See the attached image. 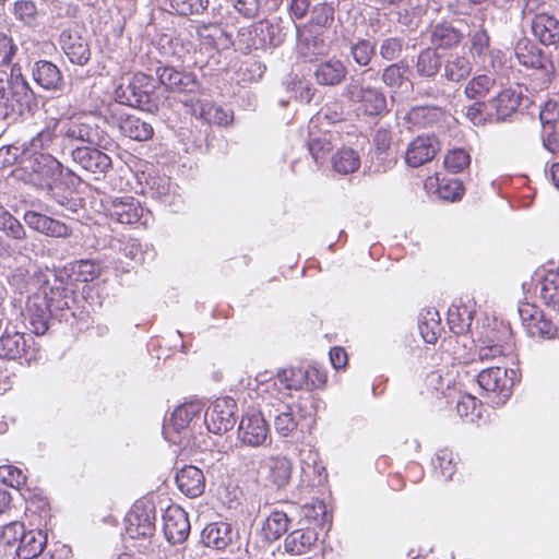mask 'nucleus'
<instances>
[{
	"label": "nucleus",
	"mask_w": 559,
	"mask_h": 559,
	"mask_svg": "<svg viewBox=\"0 0 559 559\" xmlns=\"http://www.w3.org/2000/svg\"><path fill=\"white\" fill-rule=\"evenodd\" d=\"M23 219L29 228L48 237L68 238L72 235V228L66 223L36 211H26Z\"/></svg>",
	"instance_id": "6ab92c4d"
},
{
	"label": "nucleus",
	"mask_w": 559,
	"mask_h": 559,
	"mask_svg": "<svg viewBox=\"0 0 559 559\" xmlns=\"http://www.w3.org/2000/svg\"><path fill=\"white\" fill-rule=\"evenodd\" d=\"M155 87V81L151 75L139 72L133 74L127 83L118 85L114 95L121 105L152 111L156 107L152 100Z\"/></svg>",
	"instance_id": "423d86ee"
},
{
	"label": "nucleus",
	"mask_w": 559,
	"mask_h": 559,
	"mask_svg": "<svg viewBox=\"0 0 559 559\" xmlns=\"http://www.w3.org/2000/svg\"><path fill=\"white\" fill-rule=\"evenodd\" d=\"M170 7L179 15H199L209 8V0H169Z\"/></svg>",
	"instance_id": "4d7b16f0"
},
{
	"label": "nucleus",
	"mask_w": 559,
	"mask_h": 559,
	"mask_svg": "<svg viewBox=\"0 0 559 559\" xmlns=\"http://www.w3.org/2000/svg\"><path fill=\"white\" fill-rule=\"evenodd\" d=\"M118 127L124 136L140 142L150 140L154 134L151 123L133 115L120 116Z\"/></svg>",
	"instance_id": "72a5a7b5"
},
{
	"label": "nucleus",
	"mask_w": 559,
	"mask_h": 559,
	"mask_svg": "<svg viewBox=\"0 0 559 559\" xmlns=\"http://www.w3.org/2000/svg\"><path fill=\"white\" fill-rule=\"evenodd\" d=\"M176 484L183 495L190 498H197L204 491L205 478L200 468L187 465L177 473Z\"/></svg>",
	"instance_id": "393cba45"
},
{
	"label": "nucleus",
	"mask_w": 559,
	"mask_h": 559,
	"mask_svg": "<svg viewBox=\"0 0 559 559\" xmlns=\"http://www.w3.org/2000/svg\"><path fill=\"white\" fill-rule=\"evenodd\" d=\"M404 46V38L386 37L379 44V55L386 61H395L402 56Z\"/></svg>",
	"instance_id": "13d9d810"
},
{
	"label": "nucleus",
	"mask_w": 559,
	"mask_h": 559,
	"mask_svg": "<svg viewBox=\"0 0 559 559\" xmlns=\"http://www.w3.org/2000/svg\"><path fill=\"white\" fill-rule=\"evenodd\" d=\"M381 80L390 88H400L405 83L404 71L399 63H392L383 69Z\"/></svg>",
	"instance_id": "338daca9"
},
{
	"label": "nucleus",
	"mask_w": 559,
	"mask_h": 559,
	"mask_svg": "<svg viewBox=\"0 0 559 559\" xmlns=\"http://www.w3.org/2000/svg\"><path fill=\"white\" fill-rule=\"evenodd\" d=\"M0 230L16 242L24 241L27 237L24 226L3 205L0 204Z\"/></svg>",
	"instance_id": "de8ad7c7"
},
{
	"label": "nucleus",
	"mask_w": 559,
	"mask_h": 559,
	"mask_svg": "<svg viewBox=\"0 0 559 559\" xmlns=\"http://www.w3.org/2000/svg\"><path fill=\"white\" fill-rule=\"evenodd\" d=\"M520 96L512 90L501 91L495 98L489 100L492 119L503 121L510 117L520 106Z\"/></svg>",
	"instance_id": "f704fd0d"
},
{
	"label": "nucleus",
	"mask_w": 559,
	"mask_h": 559,
	"mask_svg": "<svg viewBox=\"0 0 559 559\" xmlns=\"http://www.w3.org/2000/svg\"><path fill=\"white\" fill-rule=\"evenodd\" d=\"M203 408L204 405L199 400H192L177 406L171 413L170 418L164 424L165 438L175 442L174 439L168 437L170 429L176 432L183 430L195 417L201 415Z\"/></svg>",
	"instance_id": "412c9836"
},
{
	"label": "nucleus",
	"mask_w": 559,
	"mask_h": 559,
	"mask_svg": "<svg viewBox=\"0 0 559 559\" xmlns=\"http://www.w3.org/2000/svg\"><path fill=\"white\" fill-rule=\"evenodd\" d=\"M233 527L226 522L210 523L202 531L204 545L214 549H225L233 542Z\"/></svg>",
	"instance_id": "7c9ffc66"
},
{
	"label": "nucleus",
	"mask_w": 559,
	"mask_h": 559,
	"mask_svg": "<svg viewBox=\"0 0 559 559\" xmlns=\"http://www.w3.org/2000/svg\"><path fill=\"white\" fill-rule=\"evenodd\" d=\"M27 316L33 333L45 334L49 329V320L53 319L50 307L37 292L27 299Z\"/></svg>",
	"instance_id": "5701e85b"
},
{
	"label": "nucleus",
	"mask_w": 559,
	"mask_h": 559,
	"mask_svg": "<svg viewBox=\"0 0 559 559\" xmlns=\"http://www.w3.org/2000/svg\"><path fill=\"white\" fill-rule=\"evenodd\" d=\"M347 74V68L338 59H329L317 64V83L322 85H336Z\"/></svg>",
	"instance_id": "c9c22d12"
},
{
	"label": "nucleus",
	"mask_w": 559,
	"mask_h": 559,
	"mask_svg": "<svg viewBox=\"0 0 559 559\" xmlns=\"http://www.w3.org/2000/svg\"><path fill=\"white\" fill-rule=\"evenodd\" d=\"M474 319V308L462 300L453 302L448 310V323L455 334L467 332Z\"/></svg>",
	"instance_id": "473e14b6"
},
{
	"label": "nucleus",
	"mask_w": 559,
	"mask_h": 559,
	"mask_svg": "<svg viewBox=\"0 0 559 559\" xmlns=\"http://www.w3.org/2000/svg\"><path fill=\"white\" fill-rule=\"evenodd\" d=\"M469 38V52L475 60L485 62V58L490 49V36L488 32L480 26L478 29L472 31L468 34Z\"/></svg>",
	"instance_id": "8fccbe9b"
},
{
	"label": "nucleus",
	"mask_w": 559,
	"mask_h": 559,
	"mask_svg": "<svg viewBox=\"0 0 559 559\" xmlns=\"http://www.w3.org/2000/svg\"><path fill=\"white\" fill-rule=\"evenodd\" d=\"M59 119L49 118L44 128L23 144V154L32 159V170L37 176H62L63 166L58 155L63 152Z\"/></svg>",
	"instance_id": "f03ea898"
},
{
	"label": "nucleus",
	"mask_w": 559,
	"mask_h": 559,
	"mask_svg": "<svg viewBox=\"0 0 559 559\" xmlns=\"http://www.w3.org/2000/svg\"><path fill=\"white\" fill-rule=\"evenodd\" d=\"M108 216L120 224L138 223L143 216V207L133 197L116 198L106 206Z\"/></svg>",
	"instance_id": "aec40b11"
},
{
	"label": "nucleus",
	"mask_w": 559,
	"mask_h": 559,
	"mask_svg": "<svg viewBox=\"0 0 559 559\" xmlns=\"http://www.w3.org/2000/svg\"><path fill=\"white\" fill-rule=\"evenodd\" d=\"M190 522L187 512L178 507H168L163 515V532L171 544L183 543L190 534Z\"/></svg>",
	"instance_id": "dca6fc26"
},
{
	"label": "nucleus",
	"mask_w": 559,
	"mask_h": 559,
	"mask_svg": "<svg viewBox=\"0 0 559 559\" xmlns=\"http://www.w3.org/2000/svg\"><path fill=\"white\" fill-rule=\"evenodd\" d=\"M452 378L447 374L443 377L439 370L431 371L426 377L427 388L442 396H450Z\"/></svg>",
	"instance_id": "052dcab7"
},
{
	"label": "nucleus",
	"mask_w": 559,
	"mask_h": 559,
	"mask_svg": "<svg viewBox=\"0 0 559 559\" xmlns=\"http://www.w3.org/2000/svg\"><path fill=\"white\" fill-rule=\"evenodd\" d=\"M255 36L259 37L261 48L275 47L281 43L280 28L270 22H260L255 25Z\"/></svg>",
	"instance_id": "6e6d98bb"
},
{
	"label": "nucleus",
	"mask_w": 559,
	"mask_h": 559,
	"mask_svg": "<svg viewBox=\"0 0 559 559\" xmlns=\"http://www.w3.org/2000/svg\"><path fill=\"white\" fill-rule=\"evenodd\" d=\"M531 32L544 46L559 43V20L548 13L535 14L531 21Z\"/></svg>",
	"instance_id": "b1692460"
},
{
	"label": "nucleus",
	"mask_w": 559,
	"mask_h": 559,
	"mask_svg": "<svg viewBox=\"0 0 559 559\" xmlns=\"http://www.w3.org/2000/svg\"><path fill=\"white\" fill-rule=\"evenodd\" d=\"M59 127L63 141L98 145L103 140V131L91 115L75 116L66 120L59 119Z\"/></svg>",
	"instance_id": "0eeeda50"
},
{
	"label": "nucleus",
	"mask_w": 559,
	"mask_h": 559,
	"mask_svg": "<svg viewBox=\"0 0 559 559\" xmlns=\"http://www.w3.org/2000/svg\"><path fill=\"white\" fill-rule=\"evenodd\" d=\"M514 55L519 63L527 69L543 71L547 76L555 72L550 56L527 37H522L515 43Z\"/></svg>",
	"instance_id": "9b49d317"
},
{
	"label": "nucleus",
	"mask_w": 559,
	"mask_h": 559,
	"mask_svg": "<svg viewBox=\"0 0 559 559\" xmlns=\"http://www.w3.org/2000/svg\"><path fill=\"white\" fill-rule=\"evenodd\" d=\"M471 163L469 154L463 148H454L444 157L445 167L452 173H460Z\"/></svg>",
	"instance_id": "680f3d73"
},
{
	"label": "nucleus",
	"mask_w": 559,
	"mask_h": 559,
	"mask_svg": "<svg viewBox=\"0 0 559 559\" xmlns=\"http://www.w3.org/2000/svg\"><path fill=\"white\" fill-rule=\"evenodd\" d=\"M282 409H277L280 413L275 415L274 426L276 431L286 437L288 436L297 426L290 408L287 405H281Z\"/></svg>",
	"instance_id": "0e129e2a"
},
{
	"label": "nucleus",
	"mask_w": 559,
	"mask_h": 559,
	"mask_svg": "<svg viewBox=\"0 0 559 559\" xmlns=\"http://www.w3.org/2000/svg\"><path fill=\"white\" fill-rule=\"evenodd\" d=\"M288 518L287 514L283 511L274 510L271 514L265 519L262 533L266 540L274 542L277 540L284 533L288 530Z\"/></svg>",
	"instance_id": "37998d69"
},
{
	"label": "nucleus",
	"mask_w": 559,
	"mask_h": 559,
	"mask_svg": "<svg viewBox=\"0 0 559 559\" xmlns=\"http://www.w3.org/2000/svg\"><path fill=\"white\" fill-rule=\"evenodd\" d=\"M367 71L350 76L344 86L342 95L349 103L357 105V109L366 116H381L388 111L384 93L366 82Z\"/></svg>",
	"instance_id": "39448f33"
},
{
	"label": "nucleus",
	"mask_w": 559,
	"mask_h": 559,
	"mask_svg": "<svg viewBox=\"0 0 559 559\" xmlns=\"http://www.w3.org/2000/svg\"><path fill=\"white\" fill-rule=\"evenodd\" d=\"M156 509L152 501L138 500L126 516V532L131 538H150L155 533Z\"/></svg>",
	"instance_id": "6e6552de"
},
{
	"label": "nucleus",
	"mask_w": 559,
	"mask_h": 559,
	"mask_svg": "<svg viewBox=\"0 0 559 559\" xmlns=\"http://www.w3.org/2000/svg\"><path fill=\"white\" fill-rule=\"evenodd\" d=\"M34 81L44 90L61 91L63 76L60 69L47 60L37 61L32 70Z\"/></svg>",
	"instance_id": "a878e982"
},
{
	"label": "nucleus",
	"mask_w": 559,
	"mask_h": 559,
	"mask_svg": "<svg viewBox=\"0 0 559 559\" xmlns=\"http://www.w3.org/2000/svg\"><path fill=\"white\" fill-rule=\"evenodd\" d=\"M314 544L313 530H296L285 538V549L292 555H302L311 550Z\"/></svg>",
	"instance_id": "79ce46f5"
},
{
	"label": "nucleus",
	"mask_w": 559,
	"mask_h": 559,
	"mask_svg": "<svg viewBox=\"0 0 559 559\" xmlns=\"http://www.w3.org/2000/svg\"><path fill=\"white\" fill-rule=\"evenodd\" d=\"M286 390H301L308 385V371L302 368H288L281 370L274 382Z\"/></svg>",
	"instance_id": "09e8293b"
},
{
	"label": "nucleus",
	"mask_w": 559,
	"mask_h": 559,
	"mask_svg": "<svg viewBox=\"0 0 559 559\" xmlns=\"http://www.w3.org/2000/svg\"><path fill=\"white\" fill-rule=\"evenodd\" d=\"M160 85L171 93L183 94L193 99L200 92V83L195 74L178 71L170 66H158L155 69Z\"/></svg>",
	"instance_id": "1a4fd4ad"
},
{
	"label": "nucleus",
	"mask_w": 559,
	"mask_h": 559,
	"mask_svg": "<svg viewBox=\"0 0 559 559\" xmlns=\"http://www.w3.org/2000/svg\"><path fill=\"white\" fill-rule=\"evenodd\" d=\"M262 468L266 472V479L277 489L288 485L292 476V463L285 456H270L264 461Z\"/></svg>",
	"instance_id": "cd10ccee"
},
{
	"label": "nucleus",
	"mask_w": 559,
	"mask_h": 559,
	"mask_svg": "<svg viewBox=\"0 0 559 559\" xmlns=\"http://www.w3.org/2000/svg\"><path fill=\"white\" fill-rule=\"evenodd\" d=\"M473 64L467 56L457 52L449 53L443 62V78L450 82L466 80L472 73Z\"/></svg>",
	"instance_id": "2f4dec72"
},
{
	"label": "nucleus",
	"mask_w": 559,
	"mask_h": 559,
	"mask_svg": "<svg viewBox=\"0 0 559 559\" xmlns=\"http://www.w3.org/2000/svg\"><path fill=\"white\" fill-rule=\"evenodd\" d=\"M59 43L62 51L70 62L78 66H85L91 59V47L82 29L78 26L63 29Z\"/></svg>",
	"instance_id": "4468645a"
},
{
	"label": "nucleus",
	"mask_w": 559,
	"mask_h": 559,
	"mask_svg": "<svg viewBox=\"0 0 559 559\" xmlns=\"http://www.w3.org/2000/svg\"><path fill=\"white\" fill-rule=\"evenodd\" d=\"M519 316L527 334L532 337L550 340L559 336V331L551 320L535 305L524 304L519 308Z\"/></svg>",
	"instance_id": "f8f14e48"
},
{
	"label": "nucleus",
	"mask_w": 559,
	"mask_h": 559,
	"mask_svg": "<svg viewBox=\"0 0 559 559\" xmlns=\"http://www.w3.org/2000/svg\"><path fill=\"white\" fill-rule=\"evenodd\" d=\"M0 480L10 487L19 488L25 484L26 476L22 469L13 465H2L0 466Z\"/></svg>",
	"instance_id": "774afa93"
},
{
	"label": "nucleus",
	"mask_w": 559,
	"mask_h": 559,
	"mask_svg": "<svg viewBox=\"0 0 559 559\" xmlns=\"http://www.w3.org/2000/svg\"><path fill=\"white\" fill-rule=\"evenodd\" d=\"M297 68L299 74L296 73L292 82L288 83L287 88L293 93L296 99L309 104L313 97L311 92L312 78V63L314 60V33L312 24L297 25Z\"/></svg>",
	"instance_id": "7ed1b4c3"
},
{
	"label": "nucleus",
	"mask_w": 559,
	"mask_h": 559,
	"mask_svg": "<svg viewBox=\"0 0 559 559\" xmlns=\"http://www.w3.org/2000/svg\"><path fill=\"white\" fill-rule=\"evenodd\" d=\"M443 112L438 107L418 106L412 108L405 119L413 126L426 128L440 120Z\"/></svg>",
	"instance_id": "a18cd8bd"
},
{
	"label": "nucleus",
	"mask_w": 559,
	"mask_h": 559,
	"mask_svg": "<svg viewBox=\"0 0 559 559\" xmlns=\"http://www.w3.org/2000/svg\"><path fill=\"white\" fill-rule=\"evenodd\" d=\"M26 350V340L23 333L5 330L0 336V358L17 359Z\"/></svg>",
	"instance_id": "e433bc0d"
},
{
	"label": "nucleus",
	"mask_w": 559,
	"mask_h": 559,
	"mask_svg": "<svg viewBox=\"0 0 559 559\" xmlns=\"http://www.w3.org/2000/svg\"><path fill=\"white\" fill-rule=\"evenodd\" d=\"M418 328L424 341L428 344H435L441 332L439 312L432 308L425 310L420 313Z\"/></svg>",
	"instance_id": "a19ab883"
},
{
	"label": "nucleus",
	"mask_w": 559,
	"mask_h": 559,
	"mask_svg": "<svg viewBox=\"0 0 559 559\" xmlns=\"http://www.w3.org/2000/svg\"><path fill=\"white\" fill-rule=\"evenodd\" d=\"M37 293L50 307L55 320L69 323L76 331L88 328L90 314L68 285L64 276L56 273L41 274L37 277Z\"/></svg>",
	"instance_id": "f257e3e1"
},
{
	"label": "nucleus",
	"mask_w": 559,
	"mask_h": 559,
	"mask_svg": "<svg viewBox=\"0 0 559 559\" xmlns=\"http://www.w3.org/2000/svg\"><path fill=\"white\" fill-rule=\"evenodd\" d=\"M331 163L334 171L347 175L355 173L359 168L360 157L355 150L344 147L332 156Z\"/></svg>",
	"instance_id": "c03bdc74"
},
{
	"label": "nucleus",
	"mask_w": 559,
	"mask_h": 559,
	"mask_svg": "<svg viewBox=\"0 0 559 559\" xmlns=\"http://www.w3.org/2000/svg\"><path fill=\"white\" fill-rule=\"evenodd\" d=\"M14 16L26 25H32L37 16L36 4L32 0H19L14 3Z\"/></svg>",
	"instance_id": "69168bd1"
},
{
	"label": "nucleus",
	"mask_w": 559,
	"mask_h": 559,
	"mask_svg": "<svg viewBox=\"0 0 559 559\" xmlns=\"http://www.w3.org/2000/svg\"><path fill=\"white\" fill-rule=\"evenodd\" d=\"M456 411L460 417L474 421L479 416V405L476 397L471 394H461L456 403Z\"/></svg>",
	"instance_id": "e2e57ef3"
},
{
	"label": "nucleus",
	"mask_w": 559,
	"mask_h": 559,
	"mask_svg": "<svg viewBox=\"0 0 559 559\" xmlns=\"http://www.w3.org/2000/svg\"><path fill=\"white\" fill-rule=\"evenodd\" d=\"M72 160L82 169L95 175H104L111 168V158L104 152L90 146H79L71 151Z\"/></svg>",
	"instance_id": "a211bd4d"
},
{
	"label": "nucleus",
	"mask_w": 559,
	"mask_h": 559,
	"mask_svg": "<svg viewBox=\"0 0 559 559\" xmlns=\"http://www.w3.org/2000/svg\"><path fill=\"white\" fill-rule=\"evenodd\" d=\"M39 177L41 178L39 186L48 198L72 212L76 211V202L71 198L72 191L64 182L61 181V176H56L53 178L48 176Z\"/></svg>",
	"instance_id": "bb28decb"
},
{
	"label": "nucleus",
	"mask_w": 559,
	"mask_h": 559,
	"mask_svg": "<svg viewBox=\"0 0 559 559\" xmlns=\"http://www.w3.org/2000/svg\"><path fill=\"white\" fill-rule=\"evenodd\" d=\"M349 53L359 67H367L376 55V45L368 39L359 38L350 44Z\"/></svg>",
	"instance_id": "603ef678"
},
{
	"label": "nucleus",
	"mask_w": 559,
	"mask_h": 559,
	"mask_svg": "<svg viewBox=\"0 0 559 559\" xmlns=\"http://www.w3.org/2000/svg\"><path fill=\"white\" fill-rule=\"evenodd\" d=\"M477 382L480 389L497 396V400L492 401L497 405L503 404L510 395L507 370L504 368L489 367L481 370L477 376Z\"/></svg>",
	"instance_id": "f3484780"
},
{
	"label": "nucleus",
	"mask_w": 559,
	"mask_h": 559,
	"mask_svg": "<svg viewBox=\"0 0 559 559\" xmlns=\"http://www.w3.org/2000/svg\"><path fill=\"white\" fill-rule=\"evenodd\" d=\"M151 195L158 199L165 205H174L176 199L179 198L176 193V185L170 178L166 176H153L147 180Z\"/></svg>",
	"instance_id": "4c0bfd02"
},
{
	"label": "nucleus",
	"mask_w": 559,
	"mask_h": 559,
	"mask_svg": "<svg viewBox=\"0 0 559 559\" xmlns=\"http://www.w3.org/2000/svg\"><path fill=\"white\" fill-rule=\"evenodd\" d=\"M429 41L436 49H451L457 46L464 35L449 23L432 25L428 32Z\"/></svg>",
	"instance_id": "c85d7f7f"
},
{
	"label": "nucleus",
	"mask_w": 559,
	"mask_h": 559,
	"mask_svg": "<svg viewBox=\"0 0 559 559\" xmlns=\"http://www.w3.org/2000/svg\"><path fill=\"white\" fill-rule=\"evenodd\" d=\"M200 44L205 49L225 50L234 45L233 35L221 24L206 23L197 27Z\"/></svg>",
	"instance_id": "4be33fe9"
},
{
	"label": "nucleus",
	"mask_w": 559,
	"mask_h": 559,
	"mask_svg": "<svg viewBox=\"0 0 559 559\" xmlns=\"http://www.w3.org/2000/svg\"><path fill=\"white\" fill-rule=\"evenodd\" d=\"M32 97V90L16 63L12 64L10 74L0 75V119L21 115Z\"/></svg>",
	"instance_id": "20e7f679"
},
{
	"label": "nucleus",
	"mask_w": 559,
	"mask_h": 559,
	"mask_svg": "<svg viewBox=\"0 0 559 559\" xmlns=\"http://www.w3.org/2000/svg\"><path fill=\"white\" fill-rule=\"evenodd\" d=\"M47 543V536L37 530L26 531L21 536L15 552L12 558L17 557L20 559H33L36 558L45 548Z\"/></svg>",
	"instance_id": "c756f323"
},
{
	"label": "nucleus",
	"mask_w": 559,
	"mask_h": 559,
	"mask_svg": "<svg viewBox=\"0 0 559 559\" xmlns=\"http://www.w3.org/2000/svg\"><path fill=\"white\" fill-rule=\"evenodd\" d=\"M440 151V142L433 134L418 135L405 151V163L413 168L431 162Z\"/></svg>",
	"instance_id": "2eb2a0df"
},
{
	"label": "nucleus",
	"mask_w": 559,
	"mask_h": 559,
	"mask_svg": "<svg viewBox=\"0 0 559 559\" xmlns=\"http://www.w3.org/2000/svg\"><path fill=\"white\" fill-rule=\"evenodd\" d=\"M442 66V61L435 50H423L417 59L416 71L420 76H435Z\"/></svg>",
	"instance_id": "3c124183"
},
{
	"label": "nucleus",
	"mask_w": 559,
	"mask_h": 559,
	"mask_svg": "<svg viewBox=\"0 0 559 559\" xmlns=\"http://www.w3.org/2000/svg\"><path fill=\"white\" fill-rule=\"evenodd\" d=\"M238 440L252 448L271 441L269 425L261 412L246 413L238 426Z\"/></svg>",
	"instance_id": "ddd939ff"
},
{
	"label": "nucleus",
	"mask_w": 559,
	"mask_h": 559,
	"mask_svg": "<svg viewBox=\"0 0 559 559\" xmlns=\"http://www.w3.org/2000/svg\"><path fill=\"white\" fill-rule=\"evenodd\" d=\"M237 404L229 396L214 401L204 414V424L210 432L222 435L233 429L236 424Z\"/></svg>",
	"instance_id": "9d476101"
},
{
	"label": "nucleus",
	"mask_w": 559,
	"mask_h": 559,
	"mask_svg": "<svg viewBox=\"0 0 559 559\" xmlns=\"http://www.w3.org/2000/svg\"><path fill=\"white\" fill-rule=\"evenodd\" d=\"M455 454L449 449H441L436 453L433 466L436 469H439V473L444 480L452 479L455 473Z\"/></svg>",
	"instance_id": "864d4df0"
},
{
	"label": "nucleus",
	"mask_w": 559,
	"mask_h": 559,
	"mask_svg": "<svg viewBox=\"0 0 559 559\" xmlns=\"http://www.w3.org/2000/svg\"><path fill=\"white\" fill-rule=\"evenodd\" d=\"M258 41L259 37L255 36V25L252 27H241L237 33L236 39H234L233 46H235L237 50L247 53L252 49L261 48Z\"/></svg>",
	"instance_id": "bf43d9fd"
},
{
	"label": "nucleus",
	"mask_w": 559,
	"mask_h": 559,
	"mask_svg": "<svg viewBox=\"0 0 559 559\" xmlns=\"http://www.w3.org/2000/svg\"><path fill=\"white\" fill-rule=\"evenodd\" d=\"M492 85L493 80L490 76L486 74L477 75L468 81L464 93L469 99H479L487 95Z\"/></svg>",
	"instance_id": "5fc2aeb1"
},
{
	"label": "nucleus",
	"mask_w": 559,
	"mask_h": 559,
	"mask_svg": "<svg viewBox=\"0 0 559 559\" xmlns=\"http://www.w3.org/2000/svg\"><path fill=\"white\" fill-rule=\"evenodd\" d=\"M334 11L331 7L317 8V41L331 44L335 38ZM319 43H317L318 45Z\"/></svg>",
	"instance_id": "ea45409f"
},
{
	"label": "nucleus",
	"mask_w": 559,
	"mask_h": 559,
	"mask_svg": "<svg viewBox=\"0 0 559 559\" xmlns=\"http://www.w3.org/2000/svg\"><path fill=\"white\" fill-rule=\"evenodd\" d=\"M539 295L548 306L557 305L559 301V272L546 271L540 275Z\"/></svg>",
	"instance_id": "49530a36"
},
{
	"label": "nucleus",
	"mask_w": 559,
	"mask_h": 559,
	"mask_svg": "<svg viewBox=\"0 0 559 559\" xmlns=\"http://www.w3.org/2000/svg\"><path fill=\"white\" fill-rule=\"evenodd\" d=\"M25 533V526L21 522H11L0 528V550L2 558L13 557L15 547L21 536Z\"/></svg>",
	"instance_id": "58836bf2"
}]
</instances>
